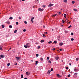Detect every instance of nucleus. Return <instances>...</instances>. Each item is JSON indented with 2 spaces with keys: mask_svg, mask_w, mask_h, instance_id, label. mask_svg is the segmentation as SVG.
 <instances>
[{
  "mask_svg": "<svg viewBox=\"0 0 79 79\" xmlns=\"http://www.w3.org/2000/svg\"><path fill=\"white\" fill-rule=\"evenodd\" d=\"M26 45H27V46L28 47H30L31 46V44H29V43H27L26 44Z\"/></svg>",
  "mask_w": 79,
  "mask_h": 79,
  "instance_id": "obj_1",
  "label": "nucleus"
},
{
  "mask_svg": "<svg viewBox=\"0 0 79 79\" xmlns=\"http://www.w3.org/2000/svg\"><path fill=\"white\" fill-rule=\"evenodd\" d=\"M1 57L2 58H5V55H1Z\"/></svg>",
  "mask_w": 79,
  "mask_h": 79,
  "instance_id": "obj_2",
  "label": "nucleus"
},
{
  "mask_svg": "<svg viewBox=\"0 0 79 79\" xmlns=\"http://www.w3.org/2000/svg\"><path fill=\"white\" fill-rule=\"evenodd\" d=\"M16 58L17 59V61H18L19 60V59H20V57H16Z\"/></svg>",
  "mask_w": 79,
  "mask_h": 79,
  "instance_id": "obj_3",
  "label": "nucleus"
},
{
  "mask_svg": "<svg viewBox=\"0 0 79 79\" xmlns=\"http://www.w3.org/2000/svg\"><path fill=\"white\" fill-rule=\"evenodd\" d=\"M74 71H75V72H77V71H79V69H74Z\"/></svg>",
  "mask_w": 79,
  "mask_h": 79,
  "instance_id": "obj_4",
  "label": "nucleus"
},
{
  "mask_svg": "<svg viewBox=\"0 0 79 79\" xmlns=\"http://www.w3.org/2000/svg\"><path fill=\"white\" fill-rule=\"evenodd\" d=\"M2 47H3V46H0V50H1V51L3 50V48H2Z\"/></svg>",
  "mask_w": 79,
  "mask_h": 79,
  "instance_id": "obj_5",
  "label": "nucleus"
},
{
  "mask_svg": "<svg viewBox=\"0 0 79 79\" xmlns=\"http://www.w3.org/2000/svg\"><path fill=\"white\" fill-rule=\"evenodd\" d=\"M50 72H51V71L50 70H49L47 72L48 74H50Z\"/></svg>",
  "mask_w": 79,
  "mask_h": 79,
  "instance_id": "obj_6",
  "label": "nucleus"
},
{
  "mask_svg": "<svg viewBox=\"0 0 79 79\" xmlns=\"http://www.w3.org/2000/svg\"><path fill=\"white\" fill-rule=\"evenodd\" d=\"M6 24H10V21H7L6 22Z\"/></svg>",
  "mask_w": 79,
  "mask_h": 79,
  "instance_id": "obj_7",
  "label": "nucleus"
},
{
  "mask_svg": "<svg viewBox=\"0 0 79 79\" xmlns=\"http://www.w3.org/2000/svg\"><path fill=\"white\" fill-rule=\"evenodd\" d=\"M53 6V4H49L48 5V6Z\"/></svg>",
  "mask_w": 79,
  "mask_h": 79,
  "instance_id": "obj_8",
  "label": "nucleus"
},
{
  "mask_svg": "<svg viewBox=\"0 0 79 79\" xmlns=\"http://www.w3.org/2000/svg\"><path fill=\"white\" fill-rule=\"evenodd\" d=\"M63 45V43H60L59 44V45L60 46H62Z\"/></svg>",
  "mask_w": 79,
  "mask_h": 79,
  "instance_id": "obj_9",
  "label": "nucleus"
},
{
  "mask_svg": "<svg viewBox=\"0 0 79 79\" xmlns=\"http://www.w3.org/2000/svg\"><path fill=\"white\" fill-rule=\"evenodd\" d=\"M29 74H30V73L29 72H27L26 73V74H27V75H28Z\"/></svg>",
  "mask_w": 79,
  "mask_h": 79,
  "instance_id": "obj_10",
  "label": "nucleus"
},
{
  "mask_svg": "<svg viewBox=\"0 0 79 79\" xmlns=\"http://www.w3.org/2000/svg\"><path fill=\"white\" fill-rule=\"evenodd\" d=\"M55 59H56V60H59V58L57 56V57H56Z\"/></svg>",
  "mask_w": 79,
  "mask_h": 79,
  "instance_id": "obj_11",
  "label": "nucleus"
},
{
  "mask_svg": "<svg viewBox=\"0 0 79 79\" xmlns=\"http://www.w3.org/2000/svg\"><path fill=\"white\" fill-rule=\"evenodd\" d=\"M63 2H64V3H68V1L67 0H64Z\"/></svg>",
  "mask_w": 79,
  "mask_h": 79,
  "instance_id": "obj_12",
  "label": "nucleus"
},
{
  "mask_svg": "<svg viewBox=\"0 0 79 79\" xmlns=\"http://www.w3.org/2000/svg\"><path fill=\"white\" fill-rule=\"evenodd\" d=\"M45 42V41L44 40H41L40 42H41V43H42V42Z\"/></svg>",
  "mask_w": 79,
  "mask_h": 79,
  "instance_id": "obj_13",
  "label": "nucleus"
},
{
  "mask_svg": "<svg viewBox=\"0 0 79 79\" xmlns=\"http://www.w3.org/2000/svg\"><path fill=\"white\" fill-rule=\"evenodd\" d=\"M57 76V77H60V75L59 74H56Z\"/></svg>",
  "mask_w": 79,
  "mask_h": 79,
  "instance_id": "obj_14",
  "label": "nucleus"
},
{
  "mask_svg": "<svg viewBox=\"0 0 79 79\" xmlns=\"http://www.w3.org/2000/svg\"><path fill=\"white\" fill-rule=\"evenodd\" d=\"M24 47H25V48H28L27 45H24Z\"/></svg>",
  "mask_w": 79,
  "mask_h": 79,
  "instance_id": "obj_15",
  "label": "nucleus"
},
{
  "mask_svg": "<svg viewBox=\"0 0 79 79\" xmlns=\"http://www.w3.org/2000/svg\"><path fill=\"white\" fill-rule=\"evenodd\" d=\"M17 31H17V30H15L14 31V33H16V32H17Z\"/></svg>",
  "mask_w": 79,
  "mask_h": 79,
  "instance_id": "obj_16",
  "label": "nucleus"
},
{
  "mask_svg": "<svg viewBox=\"0 0 79 79\" xmlns=\"http://www.w3.org/2000/svg\"><path fill=\"white\" fill-rule=\"evenodd\" d=\"M2 28H4V27H5V25H2Z\"/></svg>",
  "mask_w": 79,
  "mask_h": 79,
  "instance_id": "obj_17",
  "label": "nucleus"
},
{
  "mask_svg": "<svg viewBox=\"0 0 79 79\" xmlns=\"http://www.w3.org/2000/svg\"><path fill=\"white\" fill-rule=\"evenodd\" d=\"M78 74V73H74V75H75V76H76V75H77Z\"/></svg>",
  "mask_w": 79,
  "mask_h": 79,
  "instance_id": "obj_18",
  "label": "nucleus"
},
{
  "mask_svg": "<svg viewBox=\"0 0 79 79\" xmlns=\"http://www.w3.org/2000/svg\"><path fill=\"white\" fill-rule=\"evenodd\" d=\"M21 78H23V74L21 75Z\"/></svg>",
  "mask_w": 79,
  "mask_h": 79,
  "instance_id": "obj_19",
  "label": "nucleus"
},
{
  "mask_svg": "<svg viewBox=\"0 0 79 79\" xmlns=\"http://www.w3.org/2000/svg\"><path fill=\"white\" fill-rule=\"evenodd\" d=\"M73 10L74 11H77V10L76 9H73Z\"/></svg>",
  "mask_w": 79,
  "mask_h": 79,
  "instance_id": "obj_20",
  "label": "nucleus"
},
{
  "mask_svg": "<svg viewBox=\"0 0 79 79\" xmlns=\"http://www.w3.org/2000/svg\"><path fill=\"white\" fill-rule=\"evenodd\" d=\"M52 41H49L48 42V44H52Z\"/></svg>",
  "mask_w": 79,
  "mask_h": 79,
  "instance_id": "obj_21",
  "label": "nucleus"
},
{
  "mask_svg": "<svg viewBox=\"0 0 79 79\" xmlns=\"http://www.w3.org/2000/svg\"><path fill=\"white\" fill-rule=\"evenodd\" d=\"M9 27V28H12V26L11 25H10Z\"/></svg>",
  "mask_w": 79,
  "mask_h": 79,
  "instance_id": "obj_22",
  "label": "nucleus"
},
{
  "mask_svg": "<svg viewBox=\"0 0 79 79\" xmlns=\"http://www.w3.org/2000/svg\"><path fill=\"white\" fill-rule=\"evenodd\" d=\"M35 63H36L35 64L37 65V63H38V61H36Z\"/></svg>",
  "mask_w": 79,
  "mask_h": 79,
  "instance_id": "obj_23",
  "label": "nucleus"
},
{
  "mask_svg": "<svg viewBox=\"0 0 79 79\" xmlns=\"http://www.w3.org/2000/svg\"><path fill=\"white\" fill-rule=\"evenodd\" d=\"M65 32L66 33V34H67V33H68V31H65Z\"/></svg>",
  "mask_w": 79,
  "mask_h": 79,
  "instance_id": "obj_24",
  "label": "nucleus"
},
{
  "mask_svg": "<svg viewBox=\"0 0 79 79\" xmlns=\"http://www.w3.org/2000/svg\"><path fill=\"white\" fill-rule=\"evenodd\" d=\"M54 44H57V42H56V41H54Z\"/></svg>",
  "mask_w": 79,
  "mask_h": 79,
  "instance_id": "obj_25",
  "label": "nucleus"
},
{
  "mask_svg": "<svg viewBox=\"0 0 79 79\" xmlns=\"http://www.w3.org/2000/svg\"><path fill=\"white\" fill-rule=\"evenodd\" d=\"M74 3H75V2L74 1H73L72 2V3H73V4H74Z\"/></svg>",
  "mask_w": 79,
  "mask_h": 79,
  "instance_id": "obj_26",
  "label": "nucleus"
},
{
  "mask_svg": "<svg viewBox=\"0 0 79 79\" xmlns=\"http://www.w3.org/2000/svg\"><path fill=\"white\" fill-rule=\"evenodd\" d=\"M10 19H13V17H12L9 18Z\"/></svg>",
  "mask_w": 79,
  "mask_h": 79,
  "instance_id": "obj_27",
  "label": "nucleus"
},
{
  "mask_svg": "<svg viewBox=\"0 0 79 79\" xmlns=\"http://www.w3.org/2000/svg\"><path fill=\"white\" fill-rule=\"evenodd\" d=\"M52 50H55V48H52Z\"/></svg>",
  "mask_w": 79,
  "mask_h": 79,
  "instance_id": "obj_28",
  "label": "nucleus"
},
{
  "mask_svg": "<svg viewBox=\"0 0 79 79\" xmlns=\"http://www.w3.org/2000/svg\"><path fill=\"white\" fill-rule=\"evenodd\" d=\"M23 32H26V29H24L23 30Z\"/></svg>",
  "mask_w": 79,
  "mask_h": 79,
  "instance_id": "obj_29",
  "label": "nucleus"
},
{
  "mask_svg": "<svg viewBox=\"0 0 79 79\" xmlns=\"http://www.w3.org/2000/svg\"><path fill=\"white\" fill-rule=\"evenodd\" d=\"M71 35H74V33H71Z\"/></svg>",
  "mask_w": 79,
  "mask_h": 79,
  "instance_id": "obj_30",
  "label": "nucleus"
},
{
  "mask_svg": "<svg viewBox=\"0 0 79 79\" xmlns=\"http://www.w3.org/2000/svg\"><path fill=\"white\" fill-rule=\"evenodd\" d=\"M36 56H37V57L39 56V54H36Z\"/></svg>",
  "mask_w": 79,
  "mask_h": 79,
  "instance_id": "obj_31",
  "label": "nucleus"
},
{
  "mask_svg": "<svg viewBox=\"0 0 79 79\" xmlns=\"http://www.w3.org/2000/svg\"><path fill=\"white\" fill-rule=\"evenodd\" d=\"M76 61H78V60H79V58H77L76 59Z\"/></svg>",
  "mask_w": 79,
  "mask_h": 79,
  "instance_id": "obj_32",
  "label": "nucleus"
},
{
  "mask_svg": "<svg viewBox=\"0 0 79 79\" xmlns=\"http://www.w3.org/2000/svg\"><path fill=\"white\" fill-rule=\"evenodd\" d=\"M32 20H33V19H34V17H33L31 19Z\"/></svg>",
  "mask_w": 79,
  "mask_h": 79,
  "instance_id": "obj_33",
  "label": "nucleus"
},
{
  "mask_svg": "<svg viewBox=\"0 0 79 79\" xmlns=\"http://www.w3.org/2000/svg\"><path fill=\"white\" fill-rule=\"evenodd\" d=\"M60 36H58L57 38L58 39H60Z\"/></svg>",
  "mask_w": 79,
  "mask_h": 79,
  "instance_id": "obj_34",
  "label": "nucleus"
},
{
  "mask_svg": "<svg viewBox=\"0 0 79 79\" xmlns=\"http://www.w3.org/2000/svg\"><path fill=\"white\" fill-rule=\"evenodd\" d=\"M48 62H49V63H50V64L52 63V62H51V61H50V60H49L48 61Z\"/></svg>",
  "mask_w": 79,
  "mask_h": 79,
  "instance_id": "obj_35",
  "label": "nucleus"
},
{
  "mask_svg": "<svg viewBox=\"0 0 79 79\" xmlns=\"http://www.w3.org/2000/svg\"><path fill=\"white\" fill-rule=\"evenodd\" d=\"M72 27V26H71V25H70L69 27H68V28H70V27Z\"/></svg>",
  "mask_w": 79,
  "mask_h": 79,
  "instance_id": "obj_36",
  "label": "nucleus"
},
{
  "mask_svg": "<svg viewBox=\"0 0 79 79\" xmlns=\"http://www.w3.org/2000/svg\"><path fill=\"white\" fill-rule=\"evenodd\" d=\"M40 60H41V61H43V58H40Z\"/></svg>",
  "mask_w": 79,
  "mask_h": 79,
  "instance_id": "obj_37",
  "label": "nucleus"
},
{
  "mask_svg": "<svg viewBox=\"0 0 79 79\" xmlns=\"http://www.w3.org/2000/svg\"><path fill=\"white\" fill-rule=\"evenodd\" d=\"M24 23H25V24H27V22H26V21H25L24 22Z\"/></svg>",
  "mask_w": 79,
  "mask_h": 79,
  "instance_id": "obj_38",
  "label": "nucleus"
},
{
  "mask_svg": "<svg viewBox=\"0 0 79 79\" xmlns=\"http://www.w3.org/2000/svg\"><path fill=\"white\" fill-rule=\"evenodd\" d=\"M44 11V9H41V11Z\"/></svg>",
  "mask_w": 79,
  "mask_h": 79,
  "instance_id": "obj_39",
  "label": "nucleus"
},
{
  "mask_svg": "<svg viewBox=\"0 0 79 79\" xmlns=\"http://www.w3.org/2000/svg\"><path fill=\"white\" fill-rule=\"evenodd\" d=\"M35 8V6H33V8Z\"/></svg>",
  "mask_w": 79,
  "mask_h": 79,
  "instance_id": "obj_40",
  "label": "nucleus"
},
{
  "mask_svg": "<svg viewBox=\"0 0 79 79\" xmlns=\"http://www.w3.org/2000/svg\"><path fill=\"white\" fill-rule=\"evenodd\" d=\"M47 60H49V59H50V58H49V57H47Z\"/></svg>",
  "mask_w": 79,
  "mask_h": 79,
  "instance_id": "obj_41",
  "label": "nucleus"
},
{
  "mask_svg": "<svg viewBox=\"0 0 79 79\" xmlns=\"http://www.w3.org/2000/svg\"><path fill=\"white\" fill-rule=\"evenodd\" d=\"M71 40H72V41H73V40H74V39L73 38H72L71 39Z\"/></svg>",
  "mask_w": 79,
  "mask_h": 79,
  "instance_id": "obj_42",
  "label": "nucleus"
},
{
  "mask_svg": "<svg viewBox=\"0 0 79 79\" xmlns=\"http://www.w3.org/2000/svg\"><path fill=\"white\" fill-rule=\"evenodd\" d=\"M51 71H53V68H52L51 69Z\"/></svg>",
  "mask_w": 79,
  "mask_h": 79,
  "instance_id": "obj_43",
  "label": "nucleus"
},
{
  "mask_svg": "<svg viewBox=\"0 0 79 79\" xmlns=\"http://www.w3.org/2000/svg\"><path fill=\"white\" fill-rule=\"evenodd\" d=\"M66 69H68V67H66Z\"/></svg>",
  "mask_w": 79,
  "mask_h": 79,
  "instance_id": "obj_44",
  "label": "nucleus"
},
{
  "mask_svg": "<svg viewBox=\"0 0 79 79\" xmlns=\"http://www.w3.org/2000/svg\"><path fill=\"white\" fill-rule=\"evenodd\" d=\"M38 10H39V11H41V9L40 8H39V9H38Z\"/></svg>",
  "mask_w": 79,
  "mask_h": 79,
  "instance_id": "obj_45",
  "label": "nucleus"
},
{
  "mask_svg": "<svg viewBox=\"0 0 79 79\" xmlns=\"http://www.w3.org/2000/svg\"><path fill=\"white\" fill-rule=\"evenodd\" d=\"M71 76V75L70 74H69L68 76V77H70Z\"/></svg>",
  "mask_w": 79,
  "mask_h": 79,
  "instance_id": "obj_46",
  "label": "nucleus"
},
{
  "mask_svg": "<svg viewBox=\"0 0 79 79\" xmlns=\"http://www.w3.org/2000/svg\"><path fill=\"white\" fill-rule=\"evenodd\" d=\"M10 63H8L7 64V66H9L10 65Z\"/></svg>",
  "mask_w": 79,
  "mask_h": 79,
  "instance_id": "obj_47",
  "label": "nucleus"
},
{
  "mask_svg": "<svg viewBox=\"0 0 79 79\" xmlns=\"http://www.w3.org/2000/svg\"><path fill=\"white\" fill-rule=\"evenodd\" d=\"M19 19H21V17H19Z\"/></svg>",
  "mask_w": 79,
  "mask_h": 79,
  "instance_id": "obj_48",
  "label": "nucleus"
},
{
  "mask_svg": "<svg viewBox=\"0 0 79 79\" xmlns=\"http://www.w3.org/2000/svg\"><path fill=\"white\" fill-rule=\"evenodd\" d=\"M16 24L17 25H18V22H16Z\"/></svg>",
  "mask_w": 79,
  "mask_h": 79,
  "instance_id": "obj_49",
  "label": "nucleus"
},
{
  "mask_svg": "<svg viewBox=\"0 0 79 79\" xmlns=\"http://www.w3.org/2000/svg\"><path fill=\"white\" fill-rule=\"evenodd\" d=\"M43 7L44 8H45V6H43Z\"/></svg>",
  "mask_w": 79,
  "mask_h": 79,
  "instance_id": "obj_50",
  "label": "nucleus"
},
{
  "mask_svg": "<svg viewBox=\"0 0 79 79\" xmlns=\"http://www.w3.org/2000/svg\"><path fill=\"white\" fill-rule=\"evenodd\" d=\"M40 48V46H39L38 47V48Z\"/></svg>",
  "mask_w": 79,
  "mask_h": 79,
  "instance_id": "obj_51",
  "label": "nucleus"
},
{
  "mask_svg": "<svg viewBox=\"0 0 79 79\" xmlns=\"http://www.w3.org/2000/svg\"><path fill=\"white\" fill-rule=\"evenodd\" d=\"M59 50H60V51H62V49H59Z\"/></svg>",
  "mask_w": 79,
  "mask_h": 79,
  "instance_id": "obj_52",
  "label": "nucleus"
},
{
  "mask_svg": "<svg viewBox=\"0 0 79 79\" xmlns=\"http://www.w3.org/2000/svg\"><path fill=\"white\" fill-rule=\"evenodd\" d=\"M31 22H32V23H34V22H33V20H31Z\"/></svg>",
  "mask_w": 79,
  "mask_h": 79,
  "instance_id": "obj_53",
  "label": "nucleus"
},
{
  "mask_svg": "<svg viewBox=\"0 0 79 79\" xmlns=\"http://www.w3.org/2000/svg\"><path fill=\"white\" fill-rule=\"evenodd\" d=\"M59 15H61V13L60 12H59Z\"/></svg>",
  "mask_w": 79,
  "mask_h": 79,
  "instance_id": "obj_54",
  "label": "nucleus"
},
{
  "mask_svg": "<svg viewBox=\"0 0 79 79\" xmlns=\"http://www.w3.org/2000/svg\"><path fill=\"white\" fill-rule=\"evenodd\" d=\"M43 37H45V35L44 34H43Z\"/></svg>",
  "mask_w": 79,
  "mask_h": 79,
  "instance_id": "obj_55",
  "label": "nucleus"
},
{
  "mask_svg": "<svg viewBox=\"0 0 79 79\" xmlns=\"http://www.w3.org/2000/svg\"><path fill=\"white\" fill-rule=\"evenodd\" d=\"M56 15H57V14H56L54 16H56Z\"/></svg>",
  "mask_w": 79,
  "mask_h": 79,
  "instance_id": "obj_56",
  "label": "nucleus"
},
{
  "mask_svg": "<svg viewBox=\"0 0 79 79\" xmlns=\"http://www.w3.org/2000/svg\"><path fill=\"white\" fill-rule=\"evenodd\" d=\"M43 27L44 28H45V26H43Z\"/></svg>",
  "mask_w": 79,
  "mask_h": 79,
  "instance_id": "obj_57",
  "label": "nucleus"
},
{
  "mask_svg": "<svg viewBox=\"0 0 79 79\" xmlns=\"http://www.w3.org/2000/svg\"><path fill=\"white\" fill-rule=\"evenodd\" d=\"M64 22H65L64 21H62V23H64Z\"/></svg>",
  "mask_w": 79,
  "mask_h": 79,
  "instance_id": "obj_58",
  "label": "nucleus"
},
{
  "mask_svg": "<svg viewBox=\"0 0 79 79\" xmlns=\"http://www.w3.org/2000/svg\"><path fill=\"white\" fill-rule=\"evenodd\" d=\"M44 33L45 34H48L47 32H45Z\"/></svg>",
  "mask_w": 79,
  "mask_h": 79,
  "instance_id": "obj_59",
  "label": "nucleus"
},
{
  "mask_svg": "<svg viewBox=\"0 0 79 79\" xmlns=\"http://www.w3.org/2000/svg\"><path fill=\"white\" fill-rule=\"evenodd\" d=\"M64 17H65V16H66V14H64Z\"/></svg>",
  "mask_w": 79,
  "mask_h": 79,
  "instance_id": "obj_60",
  "label": "nucleus"
},
{
  "mask_svg": "<svg viewBox=\"0 0 79 79\" xmlns=\"http://www.w3.org/2000/svg\"><path fill=\"white\" fill-rule=\"evenodd\" d=\"M69 65H70V66H71V63H69Z\"/></svg>",
  "mask_w": 79,
  "mask_h": 79,
  "instance_id": "obj_61",
  "label": "nucleus"
},
{
  "mask_svg": "<svg viewBox=\"0 0 79 79\" xmlns=\"http://www.w3.org/2000/svg\"><path fill=\"white\" fill-rule=\"evenodd\" d=\"M70 73H71V74H72L73 73V72H71Z\"/></svg>",
  "mask_w": 79,
  "mask_h": 79,
  "instance_id": "obj_62",
  "label": "nucleus"
},
{
  "mask_svg": "<svg viewBox=\"0 0 79 79\" xmlns=\"http://www.w3.org/2000/svg\"><path fill=\"white\" fill-rule=\"evenodd\" d=\"M61 62H63V60H61Z\"/></svg>",
  "mask_w": 79,
  "mask_h": 79,
  "instance_id": "obj_63",
  "label": "nucleus"
},
{
  "mask_svg": "<svg viewBox=\"0 0 79 79\" xmlns=\"http://www.w3.org/2000/svg\"><path fill=\"white\" fill-rule=\"evenodd\" d=\"M24 79H27V78H24Z\"/></svg>",
  "mask_w": 79,
  "mask_h": 79,
  "instance_id": "obj_64",
  "label": "nucleus"
}]
</instances>
